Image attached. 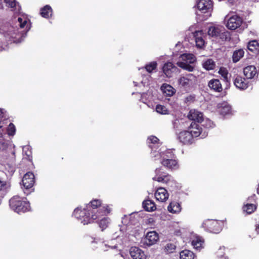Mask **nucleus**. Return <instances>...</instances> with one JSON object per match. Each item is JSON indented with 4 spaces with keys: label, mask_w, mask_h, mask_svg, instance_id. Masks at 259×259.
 <instances>
[{
    "label": "nucleus",
    "mask_w": 259,
    "mask_h": 259,
    "mask_svg": "<svg viewBox=\"0 0 259 259\" xmlns=\"http://www.w3.org/2000/svg\"><path fill=\"white\" fill-rule=\"evenodd\" d=\"M177 139L183 145H191L195 143V139L188 130H183L177 134Z\"/></svg>",
    "instance_id": "nucleus-5"
},
{
    "label": "nucleus",
    "mask_w": 259,
    "mask_h": 259,
    "mask_svg": "<svg viewBox=\"0 0 259 259\" xmlns=\"http://www.w3.org/2000/svg\"><path fill=\"white\" fill-rule=\"evenodd\" d=\"M24 20L21 18V17H19L18 19V21L20 23V25L23 22V21H24Z\"/></svg>",
    "instance_id": "nucleus-49"
},
{
    "label": "nucleus",
    "mask_w": 259,
    "mask_h": 259,
    "mask_svg": "<svg viewBox=\"0 0 259 259\" xmlns=\"http://www.w3.org/2000/svg\"><path fill=\"white\" fill-rule=\"evenodd\" d=\"M161 163L168 169H177L179 167L178 161L174 159H161Z\"/></svg>",
    "instance_id": "nucleus-20"
},
{
    "label": "nucleus",
    "mask_w": 259,
    "mask_h": 259,
    "mask_svg": "<svg viewBox=\"0 0 259 259\" xmlns=\"http://www.w3.org/2000/svg\"><path fill=\"white\" fill-rule=\"evenodd\" d=\"M8 120L7 117L6 115V112L4 111V109L0 108V124L2 122H5Z\"/></svg>",
    "instance_id": "nucleus-43"
},
{
    "label": "nucleus",
    "mask_w": 259,
    "mask_h": 259,
    "mask_svg": "<svg viewBox=\"0 0 259 259\" xmlns=\"http://www.w3.org/2000/svg\"><path fill=\"white\" fill-rule=\"evenodd\" d=\"M257 193L259 195V184H258L257 190H256Z\"/></svg>",
    "instance_id": "nucleus-52"
},
{
    "label": "nucleus",
    "mask_w": 259,
    "mask_h": 259,
    "mask_svg": "<svg viewBox=\"0 0 259 259\" xmlns=\"http://www.w3.org/2000/svg\"><path fill=\"white\" fill-rule=\"evenodd\" d=\"M2 127H3V125H0V128H2Z\"/></svg>",
    "instance_id": "nucleus-56"
},
{
    "label": "nucleus",
    "mask_w": 259,
    "mask_h": 259,
    "mask_svg": "<svg viewBox=\"0 0 259 259\" xmlns=\"http://www.w3.org/2000/svg\"><path fill=\"white\" fill-rule=\"evenodd\" d=\"M155 197L157 200L165 202L168 198L169 194L165 188L159 187L157 188L155 193Z\"/></svg>",
    "instance_id": "nucleus-14"
},
{
    "label": "nucleus",
    "mask_w": 259,
    "mask_h": 259,
    "mask_svg": "<svg viewBox=\"0 0 259 259\" xmlns=\"http://www.w3.org/2000/svg\"><path fill=\"white\" fill-rule=\"evenodd\" d=\"M27 20H24L23 21L22 23L21 24H20V27L22 28H24L25 27V26L26 25V24H27Z\"/></svg>",
    "instance_id": "nucleus-47"
},
{
    "label": "nucleus",
    "mask_w": 259,
    "mask_h": 259,
    "mask_svg": "<svg viewBox=\"0 0 259 259\" xmlns=\"http://www.w3.org/2000/svg\"><path fill=\"white\" fill-rule=\"evenodd\" d=\"M204 239L200 236H196L192 241L191 244L194 248L200 250L203 247Z\"/></svg>",
    "instance_id": "nucleus-23"
},
{
    "label": "nucleus",
    "mask_w": 259,
    "mask_h": 259,
    "mask_svg": "<svg viewBox=\"0 0 259 259\" xmlns=\"http://www.w3.org/2000/svg\"><path fill=\"white\" fill-rule=\"evenodd\" d=\"M40 15L45 18H49L52 14V9L49 5H46L40 9Z\"/></svg>",
    "instance_id": "nucleus-26"
},
{
    "label": "nucleus",
    "mask_w": 259,
    "mask_h": 259,
    "mask_svg": "<svg viewBox=\"0 0 259 259\" xmlns=\"http://www.w3.org/2000/svg\"><path fill=\"white\" fill-rule=\"evenodd\" d=\"M178 68L171 62H168L165 63L162 67V71L167 77H171L175 72L177 71Z\"/></svg>",
    "instance_id": "nucleus-11"
},
{
    "label": "nucleus",
    "mask_w": 259,
    "mask_h": 259,
    "mask_svg": "<svg viewBox=\"0 0 259 259\" xmlns=\"http://www.w3.org/2000/svg\"><path fill=\"white\" fill-rule=\"evenodd\" d=\"M222 29V28H220L218 27L210 26L208 29V34L212 37L218 38Z\"/></svg>",
    "instance_id": "nucleus-28"
},
{
    "label": "nucleus",
    "mask_w": 259,
    "mask_h": 259,
    "mask_svg": "<svg viewBox=\"0 0 259 259\" xmlns=\"http://www.w3.org/2000/svg\"><path fill=\"white\" fill-rule=\"evenodd\" d=\"M178 83L184 88H188L192 83V80L186 76H182L178 79Z\"/></svg>",
    "instance_id": "nucleus-29"
},
{
    "label": "nucleus",
    "mask_w": 259,
    "mask_h": 259,
    "mask_svg": "<svg viewBox=\"0 0 259 259\" xmlns=\"http://www.w3.org/2000/svg\"><path fill=\"white\" fill-rule=\"evenodd\" d=\"M155 176L153 178L154 181L165 183L168 186L170 185L171 187L173 185H176V182L173 179V178L169 174L162 171L161 167L157 168L155 170Z\"/></svg>",
    "instance_id": "nucleus-3"
},
{
    "label": "nucleus",
    "mask_w": 259,
    "mask_h": 259,
    "mask_svg": "<svg viewBox=\"0 0 259 259\" xmlns=\"http://www.w3.org/2000/svg\"><path fill=\"white\" fill-rule=\"evenodd\" d=\"M244 51L242 49L234 51L232 55L233 62H238L244 56Z\"/></svg>",
    "instance_id": "nucleus-25"
},
{
    "label": "nucleus",
    "mask_w": 259,
    "mask_h": 259,
    "mask_svg": "<svg viewBox=\"0 0 259 259\" xmlns=\"http://www.w3.org/2000/svg\"><path fill=\"white\" fill-rule=\"evenodd\" d=\"M187 117L191 120L196 123H201L203 120V116L202 113L195 109H191L190 110Z\"/></svg>",
    "instance_id": "nucleus-12"
},
{
    "label": "nucleus",
    "mask_w": 259,
    "mask_h": 259,
    "mask_svg": "<svg viewBox=\"0 0 259 259\" xmlns=\"http://www.w3.org/2000/svg\"><path fill=\"white\" fill-rule=\"evenodd\" d=\"M6 6L11 8H15L16 6V0H4Z\"/></svg>",
    "instance_id": "nucleus-42"
},
{
    "label": "nucleus",
    "mask_w": 259,
    "mask_h": 259,
    "mask_svg": "<svg viewBox=\"0 0 259 259\" xmlns=\"http://www.w3.org/2000/svg\"><path fill=\"white\" fill-rule=\"evenodd\" d=\"M180 259H194V253L189 250H184L180 253Z\"/></svg>",
    "instance_id": "nucleus-27"
},
{
    "label": "nucleus",
    "mask_w": 259,
    "mask_h": 259,
    "mask_svg": "<svg viewBox=\"0 0 259 259\" xmlns=\"http://www.w3.org/2000/svg\"><path fill=\"white\" fill-rule=\"evenodd\" d=\"M188 130L191 133L192 136L195 139L201 136V138H203L206 136L205 132H203L202 128L198 124L195 122H192L190 126L188 128Z\"/></svg>",
    "instance_id": "nucleus-7"
},
{
    "label": "nucleus",
    "mask_w": 259,
    "mask_h": 259,
    "mask_svg": "<svg viewBox=\"0 0 259 259\" xmlns=\"http://www.w3.org/2000/svg\"><path fill=\"white\" fill-rule=\"evenodd\" d=\"M130 253L133 259H146L144 252L138 247H132Z\"/></svg>",
    "instance_id": "nucleus-15"
},
{
    "label": "nucleus",
    "mask_w": 259,
    "mask_h": 259,
    "mask_svg": "<svg viewBox=\"0 0 259 259\" xmlns=\"http://www.w3.org/2000/svg\"><path fill=\"white\" fill-rule=\"evenodd\" d=\"M178 65L180 67L189 71H193L194 70V67L186 63L180 62Z\"/></svg>",
    "instance_id": "nucleus-39"
},
{
    "label": "nucleus",
    "mask_w": 259,
    "mask_h": 259,
    "mask_svg": "<svg viewBox=\"0 0 259 259\" xmlns=\"http://www.w3.org/2000/svg\"><path fill=\"white\" fill-rule=\"evenodd\" d=\"M162 87H164L163 92L168 96H171L175 93V89L170 85L166 84L165 87L162 86Z\"/></svg>",
    "instance_id": "nucleus-37"
},
{
    "label": "nucleus",
    "mask_w": 259,
    "mask_h": 259,
    "mask_svg": "<svg viewBox=\"0 0 259 259\" xmlns=\"http://www.w3.org/2000/svg\"><path fill=\"white\" fill-rule=\"evenodd\" d=\"M218 73L223 77V79L225 82H229V79L228 77L229 72L226 68L224 67H221L219 69Z\"/></svg>",
    "instance_id": "nucleus-32"
},
{
    "label": "nucleus",
    "mask_w": 259,
    "mask_h": 259,
    "mask_svg": "<svg viewBox=\"0 0 259 259\" xmlns=\"http://www.w3.org/2000/svg\"><path fill=\"white\" fill-rule=\"evenodd\" d=\"M243 73L245 77L248 79L253 78L258 75L256 68L253 65L245 67L243 69Z\"/></svg>",
    "instance_id": "nucleus-18"
},
{
    "label": "nucleus",
    "mask_w": 259,
    "mask_h": 259,
    "mask_svg": "<svg viewBox=\"0 0 259 259\" xmlns=\"http://www.w3.org/2000/svg\"><path fill=\"white\" fill-rule=\"evenodd\" d=\"M217 110L220 114L223 116L230 114L231 113V107L226 102H223L218 104Z\"/></svg>",
    "instance_id": "nucleus-13"
},
{
    "label": "nucleus",
    "mask_w": 259,
    "mask_h": 259,
    "mask_svg": "<svg viewBox=\"0 0 259 259\" xmlns=\"http://www.w3.org/2000/svg\"><path fill=\"white\" fill-rule=\"evenodd\" d=\"M224 223L215 220H207L203 224V227L207 231L212 233H219L222 230Z\"/></svg>",
    "instance_id": "nucleus-4"
},
{
    "label": "nucleus",
    "mask_w": 259,
    "mask_h": 259,
    "mask_svg": "<svg viewBox=\"0 0 259 259\" xmlns=\"http://www.w3.org/2000/svg\"><path fill=\"white\" fill-rule=\"evenodd\" d=\"M194 97H193L192 96L190 95L188 97H187L186 99L187 101H191V100H194Z\"/></svg>",
    "instance_id": "nucleus-48"
},
{
    "label": "nucleus",
    "mask_w": 259,
    "mask_h": 259,
    "mask_svg": "<svg viewBox=\"0 0 259 259\" xmlns=\"http://www.w3.org/2000/svg\"><path fill=\"white\" fill-rule=\"evenodd\" d=\"M197 7L202 13H207L206 16H210L213 9V2L211 0H199Z\"/></svg>",
    "instance_id": "nucleus-6"
},
{
    "label": "nucleus",
    "mask_w": 259,
    "mask_h": 259,
    "mask_svg": "<svg viewBox=\"0 0 259 259\" xmlns=\"http://www.w3.org/2000/svg\"><path fill=\"white\" fill-rule=\"evenodd\" d=\"M256 209V205L253 204H246L243 206V210L247 214H251Z\"/></svg>",
    "instance_id": "nucleus-33"
},
{
    "label": "nucleus",
    "mask_w": 259,
    "mask_h": 259,
    "mask_svg": "<svg viewBox=\"0 0 259 259\" xmlns=\"http://www.w3.org/2000/svg\"><path fill=\"white\" fill-rule=\"evenodd\" d=\"M159 240V235L155 231H150L147 233L145 237L142 238L141 243L143 246H151L155 244Z\"/></svg>",
    "instance_id": "nucleus-8"
},
{
    "label": "nucleus",
    "mask_w": 259,
    "mask_h": 259,
    "mask_svg": "<svg viewBox=\"0 0 259 259\" xmlns=\"http://www.w3.org/2000/svg\"><path fill=\"white\" fill-rule=\"evenodd\" d=\"M215 66V63L211 59H208L203 63V67L207 70H213Z\"/></svg>",
    "instance_id": "nucleus-30"
},
{
    "label": "nucleus",
    "mask_w": 259,
    "mask_h": 259,
    "mask_svg": "<svg viewBox=\"0 0 259 259\" xmlns=\"http://www.w3.org/2000/svg\"><path fill=\"white\" fill-rule=\"evenodd\" d=\"M35 183V177L33 172L29 171L24 175L22 179V184L24 188L28 190L31 188Z\"/></svg>",
    "instance_id": "nucleus-9"
},
{
    "label": "nucleus",
    "mask_w": 259,
    "mask_h": 259,
    "mask_svg": "<svg viewBox=\"0 0 259 259\" xmlns=\"http://www.w3.org/2000/svg\"><path fill=\"white\" fill-rule=\"evenodd\" d=\"M142 205L143 208L147 211H153L156 209L155 203L150 199L144 200Z\"/></svg>",
    "instance_id": "nucleus-21"
},
{
    "label": "nucleus",
    "mask_w": 259,
    "mask_h": 259,
    "mask_svg": "<svg viewBox=\"0 0 259 259\" xmlns=\"http://www.w3.org/2000/svg\"><path fill=\"white\" fill-rule=\"evenodd\" d=\"M1 147H2L3 149H4L6 147L5 143H0V149L1 148Z\"/></svg>",
    "instance_id": "nucleus-51"
},
{
    "label": "nucleus",
    "mask_w": 259,
    "mask_h": 259,
    "mask_svg": "<svg viewBox=\"0 0 259 259\" xmlns=\"http://www.w3.org/2000/svg\"><path fill=\"white\" fill-rule=\"evenodd\" d=\"M207 122L209 123V124H210L211 123V122L210 120H208Z\"/></svg>",
    "instance_id": "nucleus-55"
},
{
    "label": "nucleus",
    "mask_w": 259,
    "mask_h": 259,
    "mask_svg": "<svg viewBox=\"0 0 259 259\" xmlns=\"http://www.w3.org/2000/svg\"><path fill=\"white\" fill-rule=\"evenodd\" d=\"M242 23V18L237 15H234L229 19L227 26L229 29L235 30L239 28Z\"/></svg>",
    "instance_id": "nucleus-10"
},
{
    "label": "nucleus",
    "mask_w": 259,
    "mask_h": 259,
    "mask_svg": "<svg viewBox=\"0 0 259 259\" xmlns=\"http://www.w3.org/2000/svg\"><path fill=\"white\" fill-rule=\"evenodd\" d=\"M218 37L221 39L222 41H229L231 39L230 33L226 31L224 28H222Z\"/></svg>",
    "instance_id": "nucleus-31"
},
{
    "label": "nucleus",
    "mask_w": 259,
    "mask_h": 259,
    "mask_svg": "<svg viewBox=\"0 0 259 259\" xmlns=\"http://www.w3.org/2000/svg\"><path fill=\"white\" fill-rule=\"evenodd\" d=\"M7 134L9 136H13L15 134L16 128L14 124L12 123H10L7 130Z\"/></svg>",
    "instance_id": "nucleus-40"
},
{
    "label": "nucleus",
    "mask_w": 259,
    "mask_h": 259,
    "mask_svg": "<svg viewBox=\"0 0 259 259\" xmlns=\"http://www.w3.org/2000/svg\"><path fill=\"white\" fill-rule=\"evenodd\" d=\"M255 231L259 234V224L255 226Z\"/></svg>",
    "instance_id": "nucleus-50"
},
{
    "label": "nucleus",
    "mask_w": 259,
    "mask_h": 259,
    "mask_svg": "<svg viewBox=\"0 0 259 259\" xmlns=\"http://www.w3.org/2000/svg\"><path fill=\"white\" fill-rule=\"evenodd\" d=\"M176 246L175 244L171 243H167L164 248V251L166 253H171L175 252Z\"/></svg>",
    "instance_id": "nucleus-38"
},
{
    "label": "nucleus",
    "mask_w": 259,
    "mask_h": 259,
    "mask_svg": "<svg viewBox=\"0 0 259 259\" xmlns=\"http://www.w3.org/2000/svg\"><path fill=\"white\" fill-rule=\"evenodd\" d=\"M9 205L11 209L20 214L30 210L31 207L26 198L16 195L9 200Z\"/></svg>",
    "instance_id": "nucleus-2"
},
{
    "label": "nucleus",
    "mask_w": 259,
    "mask_h": 259,
    "mask_svg": "<svg viewBox=\"0 0 259 259\" xmlns=\"http://www.w3.org/2000/svg\"><path fill=\"white\" fill-rule=\"evenodd\" d=\"M108 220L105 217L101 219L99 223V227L102 229V230L105 229L108 226Z\"/></svg>",
    "instance_id": "nucleus-41"
},
{
    "label": "nucleus",
    "mask_w": 259,
    "mask_h": 259,
    "mask_svg": "<svg viewBox=\"0 0 259 259\" xmlns=\"http://www.w3.org/2000/svg\"><path fill=\"white\" fill-rule=\"evenodd\" d=\"M23 152H25V155H26V158L29 160L31 161L32 159V152L30 150H28L27 152L25 151V148L23 149Z\"/></svg>",
    "instance_id": "nucleus-46"
},
{
    "label": "nucleus",
    "mask_w": 259,
    "mask_h": 259,
    "mask_svg": "<svg viewBox=\"0 0 259 259\" xmlns=\"http://www.w3.org/2000/svg\"><path fill=\"white\" fill-rule=\"evenodd\" d=\"M247 48L248 50L254 54L259 52V42L257 40H252L248 42Z\"/></svg>",
    "instance_id": "nucleus-22"
},
{
    "label": "nucleus",
    "mask_w": 259,
    "mask_h": 259,
    "mask_svg": "<svg viewBox=\"0 0 259 259\" xmlns=\"http://www.w3.org/2000/svg\"><path fill=\"white\" fill-rule=\"evenodd\" d=\"M7 188V182L0 178V191L4 190Z\"/></svg>",
    "instance_id": "nucleus-44"
},
{
    "label": "nucleus",
    "mask_w": 259,
    "mask_h": 259,
    "mask_svg": "<svg viewBox=\"0 0 259 259\" xmlns=\"http://www.w3.org/2000/svg\"><path fill=\"white\" fill-rule=\"evenodd\" d=\"M181 206L180 204L176 201L171 202L167 207L168 210L171 213H179L181 210Z\"/></svg>",
    "instance_id": "nucleus-24"
},
{
    "label": "nucleus",
    "mask_w": 259,
    "mask_h": 259,
    "mask_svg": "<svg viewBox=\"0 0 259 259\" xmlns=\"http://www.w3.org/2000/svg\"><path fill=\"white\" fill-rule=\"evenodd\" d=\"M0 5L1 6L2 8L3 9V0H0Z\"/></svg>",
    "instance_id": "nucleus-53"
},
{
    "label": "nucleus",
    "mask_w": 259,
    "mask_h": 259,
    "mask_svg": "<svg viewBox=\"0 0 259 259\" xmlns=\"http://www.w3.org/2000/svg\"><path fill=\"white\" fill-rule=\"evenodd\" d=\"M157 66V62L153 61L146 64L145 66V68L148 73H152L153 70L156 69Z\"/></svg>",
    "instance_id": "nucleus-35"
},
{
    "label": "nucleus",
    "mask_w": 259,
    "mask_h": 259,
    "mask_svg": "<svg viewBox=\"0 0 259 259\" xmlns=\"http://www.w3.org/2000/svg\"><path fill=\"white\" fill-rule=\"evenodd\" d=\"M100 199H94L88 204L85 208L78 207L74 209L73 215L80 220L83 225L92 223L95 220H99L102 216L106 215L110 212L108 205L102 206Z\"/></svg>",
    "instance_id": "nucleus-1"
},
{
    "label": "nucleus",
    "mask_w": 259,
    "mask_h": 259,
    "mask_svg": "<svg viewBox=\"0 0 259 259\" xmlns=\"http://www.w3.org/2000/svg\"><path fill=\"white\" fill-rule=\"evenodd\" d=\"M208 86L211 90L215 92L221 93L223 91L222 85L218 79L213 78L208 82Z\"/></svg>",
    "instance_id": "nucleus-17"
},
{
    "label": "nucleus",
    "mask_w": 259,
    "mask_h": 259,
    "mask_svg": "<svg viewBox=\"0 0 259 259\" xmlns=\"http://www.w3.org/2000/svg\"><path fill=\"white\" fill-rule=\"evenodd\" d=\"M148 140H149L150 142L152 144L157 143L159 141V139L156 137L154 136L149 137L148 139Z\"/></svg>",
    "instance_id": "nucleus-45"
},
{
    "label": "nucleus",
    "mask_w": 259,
    "mask_h": 259,
    "mask_svg": "<svg viewBox=\"0 0 259 259\" xmlns=\"http://www.w3.org/2000/svg\"><path fill=\"white\" fill-rule=\"evenodd\" d=\"M156 111L157 113L161 114H168V110L167 108L163 105L158 104L156 107Z\"/></svg>",
    "instance_id": "nucleus-36"
},
{
    "label": "nucleus",
    "mask_w": 259,
    "mask_h": 259,
    "mask_svg": "<svg viewBox=\"0 0 259 259\" xmlns=\"http://www.w3.org/2000/svg\"><path fill=\"white\" fill-rule=\"evenodd\" d=\"M203 32L202 30L195 31L193 36L195 39L196 46L197 48H202L204 46V40L202 38Z\"/></svg>",
    "instance_id": "nucleus-19"
},
{
    "label": "nucleus",
    "mask_w": 259,
    "mask_h": 259,
    "mask_svg": "<svg viewBox=\"0 0 259 259\" xmlns=\"http://www.w3.org/2000/svg\"><path fill=\"white\" fill-rule=\"evenodd\" d=\"M256 197L255 195V194H253L252 196H251L250 198H249L248 199H249L250 198H254Z\"/></svg>",
    "instance_id": "nucleus-54"
},
{
    "label": "nucleus",
    "mask_w": 259,
    "mask_h": 259,
    "mask_svg": "<svg viewBox=\"0 0 259 259\" xmlns=\"http://www.w3.org/2000/svg\"><path fill=\"white\" fill-rule=\"evenodd\" d=\"M234 84L240 90H245L248 87V81L244 78L237 75L234 80Z\"/></svg>",
    "instance_id": "nucleus-16"
},
{
    "label": "nucleus",
    "mask_w": 259,
    "mask_h": 259,
    "mask_svg": "<svg viewBox=\"0 0 259 259\" xmlns=\"http://www.w3.org/2000/svg\"><path fill=\"white\" fill-rule=\"evenodd\" d=\"M162 159H170L175 157V154L173 152L170 150H166L161 154Z\"/></svg>",
    "instance_id": "nucleus-34"
}]
</instances>
